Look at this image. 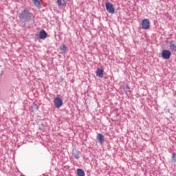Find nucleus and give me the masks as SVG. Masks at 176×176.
I'll return each mask as SVG.
<instances>
[{
    "label": "nucleus",
    "mask_w": 176,
    "mask_h": 176,
    "mask_svg": "<svg viewBox=\"0 0 176 176\" xmlns=\"http://www.w3.org/2000/svg\"><path fill=\"white\" fill-rule=\"evenodd\" d=\"M96 75L98 78H104V70L102 69L98 68L96 70Z\"/></svg>",
    "instance_id": "obj_7"
},
{
    "label": "nucleus",
    "mask_w": 176,
    "mask_h": 176,
    "mask_svg": "<svg viewBox=\"0 0 176 176\" xmlns=\"http://www.w3.org/2000/svg\"><path fill=\"white\" fill-rule=\"evenodd\" d=\"M106 10L108 13H111V14L115 13V8H113V4L111 3H106Z\"/></svg>",
    "instance_id": "obj_4"
},
{
    "label": "nucleus",
    "mask_w": 176,
    "mask_h": 176,
    "mask_svg": "<svg viewBox=\"0 0 176 176\" xmlns=\"http://www.w3.org/2000/svg\"><path fill=\"white\" fill-rule=\"evenodd\" d=\"M169 47H170L171 52H176V45H175V43H174V41H171L170 43Z\"/></svg>",
    "instance_id": "obj_11"
},
{
    "label": "nucleus",
    "mask_w": 176,
    "mask_h": 176,
    "mask_svg": "<svg viewBox=\"0 0 176 176\" xmlns=\"http://www.w3.org/2000/svg\"><path fill=\"white\" fill-rule=\"evenodd\" d=\"M172 162L173 163H176V153H173L172 155Z\"/></svg>",
    "instance_id": "obj_14"
},
{
    "label": "nucleus",
    "mask_w": 176,
    "mask_h": 176,
    "mask_svg": "<svg viewBox=\"0 0 176 176\" xmlns=\"http://www.w3.org/2000/svg\"><path fill=\"white\" fill-rule=\"evenodd\" d=\"M76 171L77 176H86V174L85 173V170H83V169L78 168Z\"/></svg>",
    "instance_id": "obj_10"
},
{
    "label": "nucleus",
    "mask_w": 176,
    "mask_h": 176,
    "mask_svg": "<svg viewBox=\"0 0 176 176\" xmlns=\"http://www.w3.org/2000/svg\"><path fill=\"white\" fill-rule=\"evenodd\" d=\"M57 3L60 8H64V6H67V1L65 0H57Z\"/></svg>",
    "instance_id": "obj_8"
},
{
    "label": "nucleus",
    "mask_w": 176,
    "mask_h": 176,
    "mask_svg": "<svg viewBox=\"0 0 176 176\" xmlns=\"http://www.w3.org/2000/svg\"><path fill=\"white\" fill-rule=\"evenodd\" d=\"M40 39H46L47 38V33L45 30H41L39 33Z\"/></svg>",
    "instance_id": "obj_6"
},
{
    "label": "nucleus",
    "mask_w": 176,
    "mask_h": 176,
    "mask_svg": "<svg viewBox=\"0 0 176 176\" xmlns=\"http://www.w3.org/2000/svg\"><path fill=\"white\" fill-rule=\"evenodd\" d=\"M142 27L143 30H149L151 28V22L148 19H144L142 21Z\"/></svg>",
    "instance_id": "obj_2"
},
{
    "label": "nucleus",
    "mask_w": 176,
    "mask_h": 176,
    "mask_svg": "<svg viewBox=\"0 0 176 176\" xmlns=\"http://www.w3.org/2000/svg\"><path fill=\"white\" fill-rule=\"evenodd\" d=\"M162 57L164 60H170V58L171 57V52L168 50H162Z\"/></svg>",
    "instance_id": "obj_3"
},
{
    "label": "nucleus",
    "mask_w": 176,
    "mask_h": 176,
    "mask_svg": "<svg viewBox=\"0 0 176 176\" xmlns=\"http://www.w3.org/2000/svg\"><path fill=\"white\" fill-rule=\"evenodd\" d=\"M54 103L56 108H61V107H63V99L60 98H55L54 99Z\"/></svg>",
    "instance_id": "obj_5"
},
{
    "label": "nucleus",
    "mask_w": 176,
    "mask_h": 176,
    "mask_svg": "<svg viewBox=\"0 0 176 176\" xmlns=\"http://www.w3.org/2000/svg\"><path fill=\"white\" fill-rule=\"evenodd\" d=\"M76 159H79V155L76 156Z\"/></svg>",
    "instance_id": "obj_15"
},
{
    "label": "nucleus",
    "mask_w": 176,
    "mask_h": 176,
    "mask_svg": "<svg viewBox=\"0 0 176 176\" xmlns=\"http://www.w3.org/2000/svg\"><path fill=\"white\" fill-rule=\"evenodd\" d=\"M32 14L28 12V10H25L21 12L19 15V18L22 21H28V20H31Z\"/></svg>",
    "instance_id": "obj_1"
},
{
    "label": "nucleus",
    "mask_w": 176,
    "mask_h": 176,
    "mask_svg": "<svg viewBox=\"0 0 176 176\" xmlns=\"http://www.w3.org/2000/svg\"><path fill=\"white\" fill-rule=\"evenodd\" d=\"M97 140H98V141L100 144H102V142H104V135H102V134H101V133H98L97 134Z\"/></svg>",
    "instance_id": "obj_9"
},
{
    "label": "nucleus",
    "mask_w": 176,
    "mask_h": 176,
    "mask_svg": "<svg viewBox=\"0 0 176 176\" xmlns=\"http://www.w3.org/2000/svg\"><path fill=\"white\" fill-rule=\"evenodd\" d=\"M60 50H61V52L65 53V52H67V46H65V45H60Z\"/></svg>",
    "instance_id": "obj_12"
},
{
    "label": "nucleus",
    "mask_w": 176,
    "mask_h": 176,
    "mask_svg": "<svg viewBox=\"0 0 176 176\" xmlns=\"http://www.w3.org/2000/svg\"><path fill=\"white\" fill-rule=\"evenodd\" d=\"M35 6L37 8H41V2H39V0H36L35 1H33Z\"/></svg>",
    "instance_id": "obj_13"
}]
</instances>
